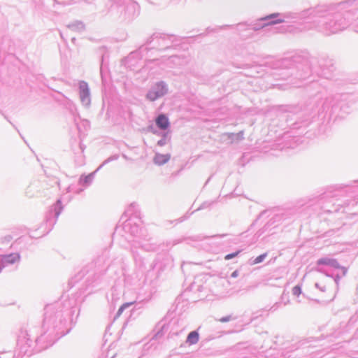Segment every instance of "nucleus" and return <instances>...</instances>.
<instances>
[{"label": "nucleus", "instance_id": "4468645a", "mask_svg": "<svg viewBox=\"0 0 358 358\" xmlns=\"http://www.w3.org/2000/svg\"><path fill=\"white\" fill-rule=\"evenodd\" d=\"M238 275V272L237 271H234L233 272V273L231 274V276L235 278Z\"/></svg>", "mask_w": 358, "mask_h": 358}, {"label": "nucleus", "instance_id": "423d86ee", "mask_svg": "<svg viewBox=\"0 0 358 358\" xmlns=\"http://www.w3.org/2000/svg\"><path fill=\"white\" fill-rule=\"evenodd\" d=\"M199 341V334L196 331H192L189 334L187 342L189 343L190 345L195 344Z\"/></svg>", "mask_w": 358, "mask_h": 358}, {"label": "nucleus", "instance_id": "9b49d317", "mask_svg": "<svg viewBox=\"0 0 358 358\" xmlns=\"http://www.w3.org/2000/svg\"><path fill=\"white\" fill-rule=\"evenodd\" d=\"M279 15V13H273L270 15L266 16L265 17L262 18V20H268L277 17Z\"/></svg>", "mask_w": 358, "mask_h": 358}, {"label": "nucleus", "instance_id": "9d476101", "mask_svg": "<svg viewBox=\"0 0 358 358\" xmlns=\"http://www.w3.org/2000/svg\"><path fill=\"white\" fill-rule=\"evenodd\" d=\"M293 293L295 295H299L301 294V288L298 286H296L293 288Z\"/></svg>", "mask_w": 358, "mask_h": 358}, {"label": "nucleus", "instance_id": "6e6552de", "mask_svg": "<svg viewBox=\"0 0 358 358\" xmlns=\"http://www.w3.org/2000/svg\"><path fill=\"white\" fill-rule=\"evenodd\" d=\"M266 257V254H263V255H261L259 256H258L254 261V263L255 264H259L260 262H262L264 258Z\"/></svg>", "mask_w": 358, "mask_h": 358}, {"label": "nucleus", "instance_id": "7ed1b4c3", "mask_svg": "<svg viewBox=\"0 0 358 358\" xmlns=\"http://www.w3.org/2000/svg\"><path fill=\"white\" fill-rule=\"evenodd\" d=\"M80 99L83 102H85L86 103H89V96H90V92L89 89L87 87V85L86 83H81L80 85Z\"/></svg>", "mask_w": 358, "mask_h": 358}, {"label": "nucleus", "instance_id": "f8f14e48", "mask_svg": "<svg viewBox=\"0 0 358 358\" xmlns=\"http://www.w3.org/2000/svg\"><path fill=\"white\" fill-rule=\"evenodd\" d=\"M128 306V304L127 303H125L124 305H122L120 309L118 310V312H117V315H120L122 314V313L123 312L124 309Z\"/></svg>", "mask_w": 358, "mask_h": 358}, {"label": "nucleus", "instance_id": "f257e3e1", "mask_svg": "<svg viewBox=\"0 0 358 358\" xmlns=\"http://www.w3.org/2000/svg\"><path fill=\"white\" fill-rule=\"evenodd\" d=\"M166 92L165 85L163 83H158L148 92L146 96L150 101H154L164 96Z\"/></svg>", "mask_w": 358, "mask_h": 358}, {"label": "nucleus", "instance_id": "0eeeda50", "mask_svg": "<svg viewBox=\"0 0 358 358\" xmlns=\"http://www.w3.org/2000/svg\"><path fill=\"white\" fill-rule=\"evenodd\" d=\"M332 262H333V260L331 259L322 258V259H320L317 260V264L318 265H321V264L329 265V264H331Z\"/></svg>", "mask_w": 358, "mask_h": 358}, {"label": "nucleus", "instance_id": "ddd939ff", "mask_svg": "<svg viewBox=\"0 0 358 358\" xmlns=\"http://www.w3.org/2000/svg\"><path fill=\"white\" fill-rule=\"evenodd\" d=\"M284 22V20L282 19H277L275 21H272L271 22H268L267 24H279Z\"/></svg>", "mask_w": 358, "mask_h": 358}, {"label": "nucleus", "instance_id": "f03ea898", "mask_svg": "<svg viewBox=\"0 0 358 358\" xmlns=\"http://www.w3.org/2000/svg\"><path fill=\"white\" fill-rule=\"evenodd\" d=\"M1 259L3 264H15L20 261V255L19 253H11L3 255Z\"/></svg>", "mask_w": 358, "mask_h": 358}, {"label": "nucleus", "instance_id": "20e7f679", "mask_svg": "<svg viewBox=\"0 0 358 358\" xmlns=\"http://www.w3.org/2000/svg\"><path fill=\"white\" fill-rule=\"evenodd\" d=\"M156 124L157 127L162 129H166L169 126V122L167 117L163 114L159 115L157 117Z\"/></svg>", "mask_w": 358, "mask_h": 358}, {"label": "nucleus", "instance_id": "39448f33", "mask_svg": "<svg viewBox=\"0 0 358 358\" xmlns=\"http://www.w3.org/2000/svg\"><path fill=\"white\" fill-rule=\"evenodd\" d=\"M170 159L169 155L157 154L155 157V162L158 165H162Z\"/></svg>", "mask_w": 358, "mask_h": 358}, {"label": "nucleus", "instance_id": "1a4fd4ad", "mask_svg": "<svg viewBox=\"0 0 358 358\" xmlns=\"http://www.w3.org/2000/svg\"><path fill=\"white\" fill-rule=\"evenodd\" d=\"M238 253H239V251L234 252V253L229 254L225 256V259H227V260L231 259L236 257L238 255Z\"/></svg>", "mask_w": 358, "mask_h": 358}]
</instances>
